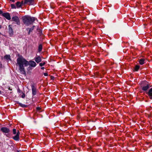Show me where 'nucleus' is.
Listing matches in <instances>:
<instances>
[{
  "mask_svg": "<svg viewBox=\"0 0 152 152\" xmlns=\"http://www.w3.org/2000/svg\"><path fill=\"white\" fill-rule=\"evenodd\" d=\"M34 29V27H32V28H27L26 30H29L28 32V34L29 35L30 34L31 32H32V31Z\"/></svg>",
  "mask_w": 152,
  "mask_h": 152,
  "instance_id": "obj_15",
  "label": "nucleus"
},
{
  "mask_svg": "<svg viewBox=\"0 0 152 152\" xmlns=\"http://www.w3.org/2000/svg\"><path fill=\"white\" fill-rule=\"evenodd\" d=\"M142 90L143 91H146L149 87L148 83L146 81H143L141 85Z\"/></svg>",
  "mask_w": 152,
  "mask_h": 152,
  "instance_id": "obj_4",
  "label": "nucleus"
},
{
  "mask_svg": "<svg viewBox=\"0 0 152 152\" xmlns=\"http://www.w3.org/2000/svg\"><path fill=\"white\" fill-rule=\"evenodd\" d=\"M9 90H10V91H11V90H12V89H10V88H9Z\"/></svg>",
  "mask_w": 152,
  "mask_h": 152,
  "instance_id": "obj_33",
  "label": "nucleus"
},
{
  "mask_svg": "<svg viewBox=\"0 0 152 152\" xmlns=\"http://www.w3.org/2000/svg\"><path fill=\"white\" fill-rule=\"evenodd\" d=\"M148 95L149 98L152 99V88L149 90L148 92Z\"/></svg>",
  "mask_w": 152,
  "mask_h": 152,
  "instance_id": "obj_13",
  "label": "nucleus"
},
{
  "mask_svg": "<svg viewBox=\"0 0 152 152\" xmlns=\"http://www.w3.org/2000/svg\"><path fill=\"white\" fill-rule=\"evenodd\" d=\"M4 59H6L8 60H11L10 56V55H5L4 57Z\"/></svg>",
  "mask_w": 152,
  "mask_h": 152,
  "instance_id": "obj_16",
  "label": "nucleus"
},
{
  "mask_svg": "<svg viewBox=\"0 0 152 152\" xmlns=\"http://www.w3.org/2000/svg\"><path fill=\"white\" fill-rule=\"evenodd\" d=\"M97 66H96V68H95V69H96H96H97Z\"/></svg>",
  "mask_w": 152,
  "mask_h": 152,
  "instance_id": "obj_37",
  "label": "nucleus"
},
{
  "mask_svg": "<svg viewBox=\"0 0 152 152\" xmlns=\"http://www.w3.org/2000/svg\"><path fill=\"white\" fill-rule=\"evenodd\" d=\"M44 75L45 76H48V75L47 73H44Z\"/></svg>",
  "mask_w": 152,
  "mask_h": 152,
  "instance_id": "obj_24",
  "label": "nucleus"
},
{
  "mask_svg": "<svg viewBox=\"0 0 152 152\" xmlns=\"http://www.w3.org/2000/svg\"><path fill=\"white\" fill-rule=\"evenodd\" d=\"M15 4L16 5L14 4H11L10 5L11 8L12 9H16V8H19L22 7L20 1H17Z\"/></svg>",
  "mask_w": 152,
  "mask_h": 152,
  "instance_id": "obj_6",
  "label": "nucleus"
},
{
  "mask_svg": "<svg viewBox=\"0 0 152 152\" xmlns=\"http://www.w3.org/2000/svg\"><path fill=\"white\" fill-rule=\"evenodd\" d=\"M16 61V65L18 66L20 73L25 75L26 74L25 67L29 65L30 67H34L37 65L36 62L34 61L31 60L28 61L22 56L18 58Z\"/></svg>",
  "mask_w": 152,
  "mask_h": 152,
  "instance_id": "obj_1",
  "label": "nucleus"
},
{
  "mask_svg": "<svg viewBox=\"0 0 152 152\" xmlns=\"http://www.w3.org/2000/svg\"><path fill=\"white\" fill-rule=\"evenodd\" d=\"M46 64V62L45 61H42V63H40L39 65L40 66H44Z\"/></svg>",
  "mask_w": 152,
  "mask_h": 152,
  "instance_id": "obj_20",
  "label": "nucleus"
},
{
  "mask_svg": "<svg viewBox=\"0 0 152 152\" xmlns=\"http://www.w3.org/2000/svg\"><path fill=\"white\" fill-rule=\"evenodd\" d=\"M2 15L8 20H10L11 19L10 14L9 13L7 12L3 13L2 14Z\"/></svg>",
  "mask_w": 152,
  "mask_h": 152,
  "instance_id": "obj_10",
  "label": "nucleus"
},
{
  "mask_svg": "<svg viewBox=\"0 0 152 152\" xmlns=\"http://www.w3.org/2000/svg\"><path fill=\"white\" fill-rule=\"evenodd\" d=\"M21 3V7L23 5H25L26 4H24V1H22L21 2H20Z\"/></svg>",
  "mask_w": 152,
  "mask_h": 152,
  "instance_id": "obj_22",
  "label": "nucleus"
},
{
  "mask_svg": "<svg viewBox=\"0 0 152 152\" xmlns=\"http://www.w3.org/2000/svg\"><path fill=\"white\" fill-rule=\"evenodd\" d=\"M19 104L20 105V106L21 107H27L26 105L24 104H22L21 103H19Z\"/></svg>",
  "mask_w": 152,
  "mask_h": 152,
  "instance_id": "obj_19",
  "label": "nucleus"
},
{
  "mask_svg": "<svg viewBox=\"0 0 152 152\" xmlns=\"http://www.w3.org/2000/svg\"><path fill=\"white\" fill-rule=\"evenodd\" d=\"M140 66L139 65H136L135 66L134 68V70L135 71H137L139 69Z\"/></svg>",
  "mask_w": 152,
  "mask_h": 152,
  "instance_id": "obj_17",
  "label": "nucleus"
},
{
  "mask_svg": "<svg viewBox=\"0 0 152 152\" xmlns=\"http://www.w3.org/2000/svg\"><path fill=\"white\" fill-rule=\"evenodd\" d=\"M3 13L2 11L1 10H0V14H2V15Z\"/></svg>",
  "mask_w": 152,
  "mask_h": 152,
  "instance_id": "obj_28",
  "label": "nucleus"
},
{
  "mask_svg": "<svg viewBox=\"0 0 152 152\" xmlns=\"http://www.w3.org/2000/svg\"><path fill=\"white\" fill-rule=\"evenodd\" d=\"M22 19L23 23L26 26L32 24L36 20V18L28 15H26L22 17Z\"/></svg>",
  "mask_w": 152,
  "mask_h": 152,
  "instance_id": "obj_2",
  "label": "nucleus"
},
{
  "mask_svg": "<svg viewBox=\"0 0 152 152\" xmlns=\"http://www.w3.org/2000/svg\"><path fill=\"white\" fill-rule=\"evenodd\" d=\"M95 23H96V24H99V23H100V22L99 21H96Z\"/></svg>",
  "mask_w": 152,
  "mask_h": 152,
  "instance_id": "obj_25",
  "label": "nucleus"
},
{
  "mask_svg": "<svg viewBox=\"0 0 152 152\" xmlns=\"http://www.w3.org/2000/svg\"><path fill=\"white\" fill-rule=\"evenodd\" d=\"M2 94V92L0 90V94Z\"/></svg>",
  "mask_w": 152,
  "mask_h": 152,
  "instance_id": "obj_34",
  "label": "nucleus"
},
{
  "mask_svg": "<svg viewBox=\"0 0 152 152\" xmlns=\"http://www.w3.org/2000/svg\"><path fill=\"white\" fill-rule=\"evenodd\" d=\"M145 59L144 58H141L139 60V62L141 65H142L144 64L145 62Z\"/></svg>",
  "mask_w": 152,
  "mask_h": 152,
  "instance_id": "obj_14",
  "label": "nucleus"
},
{
  "mask_svg": "<svg viewBox=\"0 0 152 152\" xmlns=\"http://www.w3.org/2000/svg\"><path fill=\"white\" fill-rule=\"evenodd\" d=\"M2 28V26L0 24V29L1 28ZM1 34V33L0 32V34Z\"/></svg>",
  "mask_w": 152,
  "mask_h": 152,
  "instance_id": "obj_30",
  "label": "nucleus"
},
{
  "mask_svg": "<svg viewBox=\"0 0 152 152\" xmlns=\"http://www.w3.org/2000/svg\"><path fill=\"white\" fill-rule=\"evenodd\" d=\"M96 55H97V56H98L99 55V53H97L96 54Z\"/></svg>",
  "mask_w": 152,
  "mask_h": 152,
  "instance_id": "obj_32",
  "label": "nucleus"
},
{
  "mask_svg": "<svg viewBox=\"0 0 152 152\" xmlns=\"http://www.w3.org/2000/svg\"><path fill=\"white\" fill-rule=\"evenodd\" d=\"M36 0H24V4L29 5H33L35 4Z\"/></svg>",
  "mask_w": 152,
  "mask_h": 152,
  "instance_id": "obj_8",
  "label": "nucleus"
},
{
  "mask_svg": "<svg viewBox=\"0 0 152 152\" xmlns=\"http://www.w3.org/2000/svg\"><path fill=\"white\" fill-rule=\"evenodd\" d=\"M31 88L32 96H33L37 94L38 91L34 84H31Z\"/></svg>",
  "mask_w": 152,
  "mask_h": 152,
  "instance_id": "obj_7",
  "label": "nucleus"
},
{
  "mask_svg": "<svg viewBox=\"0 0 152 152\" xmlns=\"http://www.w3.org/2000/svg\"><path fill=\"white\" fill-rule=\"evenodd\" d=\"M2 65L1 64H0V68L2 67Z\"/></svg>",
  "mask_w": 152,
  "mask_h": 152,
  "instance_id": "obj_35",
  "label": "nucleus"
},
{
  "mask_svg": "<svg viewBox=\"0 0 152 152\" xmlns=\"http://www.w3.org/2000/svg\"><path fill=\"white\" fill-rule=\"evenodd\" d=\"M18 92L19 93H20V92H21V90H20V89L19 88H18Z\"/></svg>",
  "mask_w": 152,
  "mask_h": 152,
  "instance_id": "obj_27",
  "label": "nucleus"
},
{
  "mask_svg": "<svg viewBox=\"0 0 152 152\" xmlns=\"http://www.w3.org/2000/svg\"><path fill=\"white\" fill-rule=\"evenodd\" d=\"M42 49V46L41 45H39L38 47V51L39 52H41Z\"/></svg>",
  "mask_w": 152,
  "mask_h": 152,
  "instance_id": "obj_18",
  "label": "nucleus"
},
{
  "mask_svg": "<svg viewBox=\"0 0 152 152\" xmlns=\"http://www.w3.org/2000/svg\"><path fill=\"white\" fill-rule=\"evenodd\" d=\"M25 94L23 93L22 95L21 96V97L22 98H25Z\"/></svg>",
  "mask_w": 152,
  "mask_h": 152,
  "instance_id": "obj_23",
  "label": "nucleus"
},
{
  "mask_svg": "<svg viewBox=\"0 0 152 152\" xmlns=\"http://www.w3.org/2000/svg\"><path fill=\"white\" fill-rule=\"evenodd\" d=\"M11 21L14 22L18 25H20V19L17 16H15L12 17Z\"/></svg>",
  "mask_w": 152,
  "mask_h": 152,
  "instance_id": "obj_5",
  "label": "nucleus"
},
{
  "mask_svg": "<svg viewBox=\"0 0 152 152\" xmlns=\"http://www.w3.org/2000/svg\"><path fill=\"white\" fill-rule=\"evenodd\" d=\"M1 131L3 133L6 134L9 133L10 131V129L6 127H2L1 129Z\"/></svg>",
  "mask_w": 152,
  "mask_h": 152,
  "instance_id": "obj_9",
  "label": "nucleus"
},
{
  "mask_svg": "<svg viewBox=\"0 0 152 152\" xmlns=\"http://www.w3.org/2000/svg\"><path fill=\"white\" fill-rule=\"evenodd\" d=\"M37 110H39L40 109V108L39 107H37Z\"/></svg>",
  "mask_w": 152,
  "mask_h": 152,
  "instance_id": "obj_29",
  "label": "nucleus"
},
{
  "mask_svg": "<svg viewBox=\"0 0 152 152\" xmlns=\"http://www.w3.org/2000/svg\"><path fill=\"white\" fill-rule=\"evenodd\" d=\"M13 133L14 134H16V135L13 137V139L15 141H18L19 139V135L20 134L19 130L17 131L16 129H13L12 130Z\"/></svg>",
  "mask_w": 152,
  "mask_h": 152,
  "instance_id": "obj_3",
  "label": "nucleus"
},
{
  "mask_svg": "<svg viewBox=\"0 0 152 152\" xmlns=\"http://www.w3.org/2000/svg\"><path fill=\"white\" fill-rule=\"evenodd\" d=\"M12 26L10 25L8 26V30L9 34L10 36H12L13 34V30L12 28Z\"/></svg>",
  "mask_w": 152,
  "mask_h": 152,
  "instance_id": "obj_11",
  "label": "nucleus"
},
{
  "mask_svg": "<svg viewBox=\"0 0 152 152\" xmlns=\"http://www.w3.org/2000/svg\"><path fill=\"white\" fill-rule=\"evenodd\" d=\"M95 75H96V77H99L100 76V75H99V73H98L97 72H96Z\"/></svg>",
  "mask_w": 152,
  "mask_h": 152,
  "instance_id": "obj_21",
  "label": "nucleus"
},
{
  "mask_svg": "<svg viewBox=\"0 0 152 152\" xmlns=\"http://www.w3.org/2000/svg\"><path fill=\"white\" fill-rule=\"evenodd\" d=\"M34 59L35 61L37 63H39L42 61L41 57L39 56L35 57Z\"/></svg>",
  "mask_w": 152,
  "mask_h": 152,
  "instance_id": "obj_12",
  "label": "nucleus"
},
{
  "mask_svg": "<svg viewBox=\"0 0 152 152\" xmlns=\"http://www.w3.org/2000/svg\"><path fill=\"white\" fill-rule=\"evenodd\" d=\"M96 45V46H97V45H96H96Z\"/></svg>",
  "mask_w": 152,
  "mask_h": 152,
  "instance_id": "obj_39",
  "label": "nucleus"
},
{
  "mask_svg": "<svg viewBox=\"0 0 152 152\" xmlns=\"http://www.w3.org/2000/svg\"><path fill=\"white\" fill-rule=\"evenodd\" d=\"M98 84H99V83H97V85H98Z\"/></svg>",
  "mask_w": 152,
  "mask_h": 152,
  "instance_id": "obj_40",
  "label": "nucleus"
},
{
  "mask_svg": "<svg viewBox=\"0 0 152 152\" xmlns=\"http://www.w3.org/2000/svg\"><path fill=\"white\" fill-rule=\"evenodd\" d=\"M9 1H11L12 2H15V0H9Z\"/></svg>",
  "mask_w": 152,
  "mask_h": 152,
  "instance_id": "obj_26",
  "label": "nucleus"
},
{
  "mask_svg": "<svg viewBox=\"0 0 152 152\" xmlns=\"http://www.w3.org/2000/svg\"><path fill=\"white\" fill-rule=\"evenodd\" d=\"M97 91H98H98H99L98 90V89H97Z\"/></svg>",
  "mask_w": 152,
  "mask_h": 152,
  "instance_id": "obj_41",
  "label": "nucleus"
},
{
  "mask_svg": "<svg viewBox=\"0 0 152 152\" xmlns=\"http://www.w3.org/2000/svg\"><path fill=\"white\" fill-rule=\"evenodd\" d=\"M6 136L7 137H8V134H6Z\"/></svg>",
  "mask_w": 152,
  "mask_h": 152,
  "instance_id": "obj_36",
  "label": "nucleus"
},
{
  "mask_svg": "<svg viewBox=\"0 0 152 152\" xmlns=\"http://www.w3.org/2000/svg\"><path fill=\"white\" fill-rule=\"evenodd\" d=\"M41 69H45V67H42L41 68Z\"/></svg>",
  "mask_w": 152,
  "mask_h": 152,
  "instance_id": "obj_31",
  "label": "nucleus"
},
{
  "mask_svg": "<svg viewBox=\"0 0 152 152\" xmlns=\"http://www.w3.org/2000/svg\"><path fill=\"white\" fill-rule=\"evenodd\" d=\"M98 60H99V61H100V59H98Z\"/></svg>",
  "mask_w": 152,
  "mask_h": 152,
  "instance_id": "obj_38",
  "label": "nucleus"
}]
</instances>
